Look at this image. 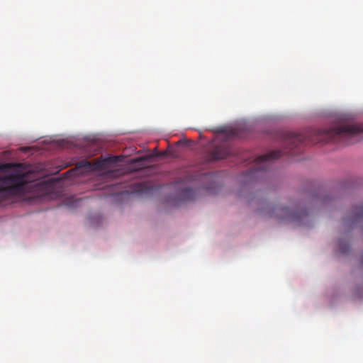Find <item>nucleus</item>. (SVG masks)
Returning <instances> with one entry per match:
<instances>
[{"label":"nucleus","mask_w":363,"mask_h":363,"mask_svg":"<svg viewBox=\"0 0 363 363\" xmlns=\"http://www.w3.org/2000/svg\"><path fill=\"white\" fill-rule=\"evenodd\" d=\"M199 195L197 189H192L185 186L179 192V198L183 201H191L195 200Z\"/></svg>","instance_id":"7"},{"label":"nucleus","mask_w":363,"mask_h":363,"mask_svg":"<svg viewBox=\"0 0 363 363\" xmlns=\"http://www.w3.org/2000/svg\"><path fill=\"white\" fill-rule=\"evenodd\" d=\"M186 143V142L183 140H180L179 142H178V144H184Z\"/></svg>","instance_id":"12"},{"label":"nucleus","mask_w":363,"mask_h":363,"mask_svg":"<svg viewBox=\"0 0 363 363\" xmlns=\"http://www.w3.org/2000/svg\"><path fill=\"white\" fill-rule=\"evenodd\" d=\"M138 191H143V186H142L140 184V187H139V189H138Z\"/></svg>","instance_id":"13"},{"label":"nucleus","mask_w":363,"mask_h":363,"mask_svg":"<svg viewBox=\"0 0 363 363\" xmlns=\"http://www.w3.org/2000/svg\"><path fill=\"white\" fill-rule=\"evenodd\" d=\"M340 250L342 253L346 254L349 250V246L347 244L340 242Z\"/></svg>","instance_id":"10"},{"label":"nucleus","mask_w":363,"mask_h":363,"mask_svg":"<svg viewBox=\"0 0 363 363\" xmlns=\"http://www.w3.org/2000/svg\"><path fill=\"white\" fill-rule=\"evenodd\" d=\"M199 178L198 179L199 181H208L212 176L210 174H203L201 175H199Z\"/></svg>","instance_id":"11"},{"label":"nucleus","mask_w":363,"mask_h":363,"mask_svg":"<svg viewBox=\"0 0 363 363\" xmlns=\"http://www.w3.org/2000/svg\"><path fill=\"white\" fill-rule=\"evenodd\" d=\"M160 155H161V156H164V155H165V152H162V153H161V154H160Z\"/></svg>","instance_id":"14"},{"label":"nucleus","mask_w":363,"mask_h":363,"mask_svg":"<svg viewBox=\"0 0 363 363\" xmlns=\"http://www.w3.org/2000/svg\"><path fill=\"white\" fill-rule=\"evenodd\" d=\"M231 154L230 147L225 144L220 146H216L214 149L209 153V160H218L227 157Z\"/></svg>","instance_id":"6"},{"label":"nucleus","mask_w":363,"mask_h":363,"mask_svg":"<svg viewBox=\"0 0 363 363\" xmlns=\"http://www.w3.org/2000/svg\"><path fill=\"white\" fill-rule=\"evenodd\" d=\"M362 264H363V260H362Z\"/></svg>","instance_id":"15"},{"label":"nucleus","mask_w":363,"mask_h":363,"mask_svg":"<svg viewBox=\"0 0 363 363\" xmlns=\"http://www.w3.org/2000/svg\"><path fill=\"white\" fill-rule=\"evenodd\" d=\"M218 131L219 133H225V134L230 135H232V136L235 135V133L234 130L228 131L227 130V128H225V127L220 128Z\"/></svg>","instance_id":"9"},{"label":"nucleus","mask_w":363,"mask_h":363,"mask_svg":"<svg viewBox=\"0 0 363 363\" xmlns=\"http://www.w3.org/2000/svg\"><path fill=\"white\" fill-rule=\"evenodd\" d=\"M30 182L28 172L0 174V194L6 197L23 196L30 187Z\"/></svg>","instance_id":"2"},{"label":"nucleus","mask_w":363,"mask_h":363,"mask_svg":"<svg viewBox=\"0 0 363 363\" xmlns=\"http://www.w3.org/2000/svg\"><path fill=\"white\" fill-rule=\"evenodd\" d=\"M363 134V124H341L325 129H314L304 134L286 132L282 134L284 144L292 155V150L306 142H333L350 145L359 141Z\"/></svg>","instance_id":"1"},{"label":"nucleus","mask_w":363,"mask_h":363,"mask_svg":"<svg viewBox=\"0 0 363 363\" xmlns=\"http://www.w3.org/2000/svg\"><path fill=\"white\" fill-rule=\"evenodd\" d=\"M281 150H274L268 154L260 155L254 160L252 167L247 171V176H254L259 171H264L267 169L272 160L279 159L281 157Z\"/></svg>","instance_id":"4"},{"label":"nucleus","mask_w":363,"mask_h":363,"mask_svg":"<svg viewBox=\"0 0 363 363\" xmlns=\"http://www.w3.org/2000/svg\"><path fill=\"white\" fill-rule=\"evenodd\" d=\"M117 161L116 157H108L104 160H97L94 162L89 161H82L79 162L76 167V169H72V172H79V174H82L86 172H93L96 170H103L106 169L108 164L113 163ZM71 171L67 172V173Z\"/></svg>","instance_id":"5"},{"label":"nucleus","mask_w":363,"mask_h":363,"mask_svg":"<svg viewBox=\"0 0 363 363\" xmlns=\"http://www.w3.org/2000/svg\"><path fill=\"white\" fill-rule=\"evenodd\" d=\"M270 216H274L281 220L296 222L301 224L303 218L308 216V212L294 207L274 206L271 210Z\"/></svg>","instance_id":"3"},{"label":"nucleus","mask_w":363,"mask_h":363,"mask_svg":"<svg viewBox=\"0 0 363 363\" xmlns=\"http://www.w3.org/2000/svg\"><path fill=\"white\" fill-rule=\"evenodd\" d=\"M363 218V204L357 206L353 209V214L351 218L352 223Z\"/></svg>","instance_id":"8"}]
</instances>
